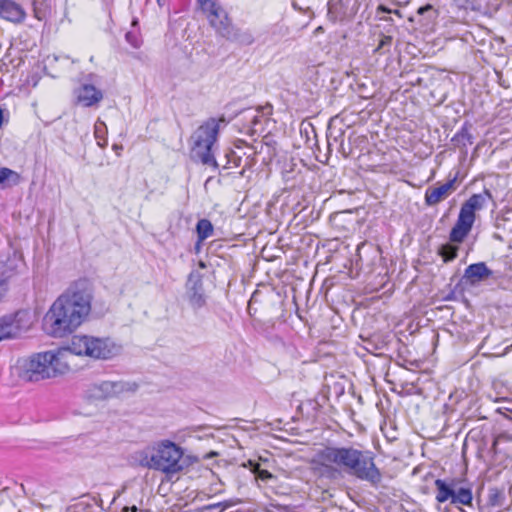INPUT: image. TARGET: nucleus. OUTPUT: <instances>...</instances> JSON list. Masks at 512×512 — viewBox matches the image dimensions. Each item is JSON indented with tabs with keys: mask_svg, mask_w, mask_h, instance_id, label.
Returning <instances> with one entry per match:
<instances>
[{
	"mask_svg": "<svg viewBox=\"0 0 512 512\" xmlns=\"http://www.w3.org/2000/svg\"><path fill=\"white\" fill-rule=\"evenodd\" d=\"M487 0H454L458 9L466 12H481Z\"/></svg>",
	"mask_w": 512,
	"mask_h": 512,
	"instance_id": "nucleus-21",
	"label": "nucleus"
},
{
	"mask_svg": "<svg viewBox=\"0 0 512 512\" xmlns=\"http://www.w3.org/2000/svg\"><path fill=\"white\" fill-rule=\"evenodd\" d=\"M77 286V283L75 284ZM93 296L87 287H70L51 304L43 317V329L52 337H65L89 317Z\"/></svg>",
	"mask_w": 512,
	"mask_h": 512,
	"instance_id": "nucleus-2",
	"label": "nucleus"
},
{
	"mask_svg": "<svg viewBox=\"0 0 512 512\" xmlns=\"http://www.w3.org/2000/svg\"><path fill=\"white\" fill-rule=\"evenodd\" d=\"M456 177L437 187H429L424 194V201L427 206H435L446 199L455 189Z\"/></svg>",
	"mask_w": 512,
	"mask_h": 512,
	"instance_id": "nucleus-11",
	"label": "nucleus"
},
{
	"mask_svg": "<svg viewBox=\"0 0 512 512\" xmlns=\"http://www.w3.org/2000/svg\"><path fill=\"white\" fill-rule=\"evenodd\" d=\"M190 303L196 309L201 308V307H203L205 305V297H204L203 294L198 293V292L195 291L190 296Z\"/></svg>",
	"mask_w": 512,
	"mask_h": 512,
	"instance_id": "nucleus-25",
	"label": "nucleus"
},
{
	"mask_svg": "<svg viewBox=\"0 0 512 512\" xmlns=\"http://www.w3.org/2000/svg\"><path fill=\"white\" fill-rule=\"evenodd\" d=\"M171 512H189V511L183 510L182 508H177V509L173 508L171 510Z\"/></svg>",
	"mask_w": 512,
	"mask_h": 512,
	"instance_id": "nucleus-32",
	"label": "nucleus"
},
{
	"mask_svg": "<svg viewBox=\"0 0 512 512\" xmlns=\"http://www.w3.org/2000/svg\"><path fill=\"white\" fill-rule=\"evenodd\" d=\"M376 11L379 13V12H382V13H389L391 14L392 13V9L388 8L387 6L385 5H378Z\"/></svg>",
	"mask_w": 512,
	"mask_h": 512,
	"instance_id": "nucleus-27",
	"label": "nucleus"
},
{
	"mask_svg": "<svg viewBox=\"0 0 512 512\" xmlns=\"http://www.w3.org/2000/svg\"><path fill=\"white\" fill-rule=\"evenodd\" d=\"M52 351H46L33 355L26 364L24 377L28 381H39L53 377Z\"/></svg>",
	"mask_w": 512,
	"mask_h": 512,
	"instance_id": "nucleus-9",
	"label": "nucleus"
},
{
	"mask_svg": "<svg viewBox=\"0 0 512 512\" xmlns=\"http://www.w3.org/2000/svg\"><path fill=\"white\" fill-rule=\"evenodd\" d=\"M197 244H201L204 240L211 237L214 233V227L210 220L203 218L196 224Z\"/></svg>",
	"mask_w": 512,
	"mask_h": 512,
	"instance_id": "nucleus-19",
	"label": "nucleus"
},
{
	"mask_svg": "<svg viewBox=\"0 0 512 512\" xmlns=\"http://www.w3.org/2000/svg\"><path fill=\"white\" fill-rule=\"evenodd\" d=\"M198 10L214 31L229 42L249 46L255 41L250 31H241L218 0H196Z\"/></svg>",
	"mask_w": 512,
	"mask_h": 512,
	"instance_id": "nucleus-3",
	"label": "nucleus"
},
{
	"mask_svg": "<svg viewBox=\"0 0 512 512\" xmlns=\"http://www.w3.org/2000/svg\"><path fill=\"white\" fill-rule=\"evenodd\" d=\"M392 43V37L389 35H383L375 51H380L385 46H390Z\"/></svg>",
	"mask_w": 512,
	"mask_h": 512,
	"instance_id": "nucleus-26",
	"label": "nucleus"
},
{
	"mask_svg": "<svg viewBox=\"0 0 512 512\" xmlns=\"http://www.w3.org/2000/svg\"><path fill=\"white\" fill-rule=\"evenodd\" d=\"M396 5L406 6L409 4L410 0H392Z\"/></svg>",
	"mask_w": 512,
	"mask_h": 512,
	"instance_id": "nucleus-29",
	"label": "nucleus"
},
{
	"mask_svg": "<svg viewBox=\"0 0 512 512\" xmlns=\"http://www.w3.org/2000/svg\"><path fill=\"white\" fill-rule=\"evenodd\" d=\"M15 269L8 262L0 261V301L8 291L9 280L15 275Z\"/></svg>",
	"mask_w": 512,
	"mask_h": 512,
	"instance_id": "nucleus-18",
	"label": "nucleus"
},
{
	"mask_svg": "<svg viewBox=\"0 0 512 512\" xmlns=\"http://www.w3.org/2000/svg\"><path fill=\"white\" fill-rule=\"evenodd\" d=\"M510 420L512 421V417H510Z\"/></svg>",
	"mask_w": 512,
	"mask_h": 512,
	"instance_id": "nucleus-38",
	"label": "nucleus"
},
{
	"mask_svg": "<svg viewBox=\"0 0 512 512\" xmlns=\"http://www.w3.org/2000/svg\"><path fill=\"white\" fill-rule=\"evenodd\" d=\"M492 198L489 190L471 195L461 206L456 223L452 227L449 240L452 243H462L468 236L476 220V212L481 210L486 199Z\"/></svg>",
	"mask_w": 512,
	"mask_h": 512,
	"instance_id": "nucleus-6",
	"label": "nucleus"
},
{
	"mask_svg": "<svg viewBox=\"0 0 512 512\" xmlns=\"http://www.w3.org/2000/svg\"><path fill=\"white\" fill-rule=\"evenodd\" d=\"M103 98V94L95 86L85 84L78 90L77 99L78 102L85 107H91L99 103Z\"/></svg>",
	"mask_w": 512,
	"mask_h": 512,
	"instance_id": "nucleus-14",
	"label": "nucleus"
},
{
	"mask_svg": "<svg viewBox=\"0 0 512 512\" xmlns=\"http://www.w3.org/2000/svg\"><path fill=\"white\" fill-rule=\"evenodd\" d=\"M3 29L0 26V49L2 48Z\"/></svg>",
	"mask_w": 512,
	"mask_h": 512,
	"instance_id": "nucleus-31",
	"label": "nucleus"
},
{
	"mask_svg": "<svg viewBox=\"0 0 512 512\" xmlns=\"http://www.w3.org/2000/svg\"><path fill=\"white\" fill-rule=\"evenodd\" d=\"M22 181V176L8 168V167H0V188H10L13 186H17Z\"/></svg>",
	"mask_w": 512,
	"mask_h": 512,
	"instance_id": "nucleus-17",
	"label": "nucleus"
},
{
	"mask_svg": "<svg viewBox=\"0 0 512 512\" xmlns=\"http://www.w3.org/2000/svg\"><path fill=\"white\" fill-rule=\"evenodd\" d=\"M464 276L471 284H475L482 281L483 279L491 277L492 271L484 262H478L469 265L465 269Z\"/></svg>",
	"mask_w": 512,
	"mask_h": 512,
	"instance_id": "nucleus-15",
	"label": "nucleus"
},
{
	"mask_svg": "<svg viewBox=\"0 0 512 512\" xmlns=\"http://www.w3.org/2000/svg\"><path fill=\"white\" fill-rule=\"evenodd\" d=\"M71 351L77 356L95 360H107L117 354V346L106 337L92 335H74L71 339Z\"/></svg>",
	"mask_w": 512,
	"mask_h": 512,
	"instance_id": "nucleus-7",
	"label": "nucleus"
},
{
	"mask_svg": "<svg viewBox=\"0 0 512 512\" xmlns=\"http://www.w3.org/2000/svg\"><path fill=\"white\" fill-rule=\"evenodd\" d=\"M7 338H14L29 330L33 324L32 315L27 310H20L13 315L0 318Z\"/></svg>",
	"mask_w": 512,
	"mask_h": 512,
	"instance_id": "nucleus-10",
	"label": "nucleus"
},
{
	"mask_svg": "<svg viewBox=\"0 0 512 512\" xmlns=\"http://www.w3.org/2000/svg\"><path fill=\"white\" fill-rule=\"evenodd\" d=\"M268 109H269V112H268V113H269V114H271V112H272V106H269V107H268Z\"/></svg>",
	"mask_w": 512,
	"mask_h": 512,
	"instance_id": "nucleus-36",
	"label": "nucleus"
},
{
	"mask_svg": "<svg viewBox=\"0 0 512 512\" xmlns=\"http://www.w3.org/2000/svg\"><path fill=\"white\" fill-rule=\"evenodd\" d=\"M309 464L320 479L335 481L348 475L375 487L382 482V472L375 463L374 453L352 446H323L314 453Z\"/></svg>",
	"mask_w": 512,
	"mask_h": 512,
	"instance_id": "nucleus-1",
	"label": "nucleus"
},
{
	"mask_svg": "<svg viewBox=\"0 0 512 512\" xmlns=\"http://www.w3.org/2000/svg\"><path fill=\"white\" fill-rule=\"evenodd\" d=\"M434 485L437 490L435 499L438 503L450 501V504L454 506H472L473 492L470 485L456 488V480H452L451 483L448 484L442 479H436Z\"/></svg>",
	"mask_w": 512,
	"mask_h": 512,
	"instance_id": "nucleus-8",
	"label": "nucleus"
},
{
	"mask_svg": "<svg viewBox=\"0 0 512 512\" xmlns=\"http://www.w3.org/2000/svg\"><path fill=\"white\" fill-rule=\"evenodd\" d=\"M248 464L251 467V471L256 475L257 478L263 481H268L273 478V474L266 469H262L259 463L249 460Z\"/></svg>",
	"mask_w": 512,
	"mask_h": 512,
	"instance_id": "nucleus-23",
	"label": "nucleus"
},
{
	"mask_svg": "<svg viewBox=\"0 0 512 512\" xmlns=\"http://www.w3.org/2000/svg\"><path fill=\"white\" fill-rule=\"evenodd\" d=\"M258 123V116H255L252 120V124L256 125Z\"/></svg>",
	"mask_w": 512,
	"mask_h": 512,
	"instance_id": "nucleus-35",
	"label": "nucleus"
},
{
	"mask_svg": "<svg viewBox=\"0 0 512 512\" xmlns=\"http://www.w3.org/2000/svg\"><path fill=\"white\" fill-rule=\"evenodd\" d=\"M33 16L39 21H45L50 14V5L47 0H32Z\"/></svg>",
	"mask_w": 512,
	"mask_h": 512,
	"instance_id": "nucleus-20",
	"label": "nucleus"
},
{
	"mask_svg": "<svg viewBox=\"0 0 512 512\" xmlns=\"http://www.w3.org/2000/svg\"><path fill=\"white\" fill-rule=\"evenodd\" d=\"M74 355L71 351V344L67 348L52 352L53 363L51 368L53 369V377L64 374L72 369L70 362L73 360Z\"/></svg>",
	"mask_w": 512,
	"mask_h": 512,
	"instance_id": "nucleus-13",
	"label": "nucleus"
},
{
	"mask_svg": "<svg viewBox=\"0 0 512 512\" xmlns=\"http://www.w3.org/2000/svg\"><path fill=\"white\" fill-rule=\"evenodd\" d=\"M165 0H156L158 6L162 7L164 5Z\"/></svg>",
	"mask_w": 512,
	"mask_h": 512,
	"instance_id": "nucleus-34",
	"label": "nucleus"
},
{
	"mask_svg": "<svg viewBox=\"0 0 512 512\" xmlns=\"http://www.w3.org/2000/svg\"><path fill=\"white\" fill-rule=\"evenodd\" d=\"M0 17L14 24H20L26 19V11L14 0H0Z\"/></svg>",
	"mask_w": 512,
	"mask_h": 512,
	"instance_id": "nucleus-12",
	"label": "nucleus"
},
{
	"mask_svg": "<svg viewBox=\"0 0 512 512\" xmlns=\"http://www.w3.org/2000/svg\"><path fill=\"white\" fill-rule=\"evenodd\" d=\"M512 435L507 433H500L494 438L492 443L491 451L496 456L503 454L505 457L510 458L512 456Z\"/></svg>",
	"mask_w": 512,
	"mask_h": 512,
	"instance_id": "nucleus-16",
	"label": "nucleus"
},
{
	"mask_svg": "<svg viewBox=\"0 0 512 512\" xmlns=\"http://www.w3.org/2000/svg\"><path fill=\"white\" fill-rule=\"evenodd\" d=\"M132 512H137L136 507H133Z\"/></svg>",
	"mask_w": 512,
	"mask_h": 512,
	"instance_id": "nucleus-37",
	"label": "nucleus"
},
{
	"mask_svg": "<svg viewBox=\"0 0 512 512\" xmlns=\"http://www.w3.org/2000/svg\"><path fill=\"white\" fill-rule=\"evenodd\" d=\"M433 7L431 4H426L425 6H422L420 7L418 10H417V13L419 15H423L425 12L431 10Z\"/></svg>",
	"mask_w": 512,
	"mask_h": 512,
	"instance_id": "nucleus-28",
	"label": "nucleus"
},
{
	"mask_svg": "<svg viewBox=\"0 0 512 512\" xmlns=\"http://www.w3.org/2000/svg\"><path fill=\"white\" fill-rule=\"evenodd\" d=\"M3 121H4L3 109L0 107V122H3Z\"/></svg>",
	"mask_w": 512,
	"mask_h": 512,
	"instance_id": "nucleus-33",
	"label": "nucleus"
},
{
	"mask_svg": "<svg viewBox=\"0 0 512 512\" xmlns=\"http://www.w3.org/2000/svg\"><path fill=\"white\" fill-rule=\"evenodd\" d=\"M225 120L220 118H209L204 121L192 134L191 153L198 158L202 164L217 169L218 164L214 157L212 148L217 142L220 125Z\"/></svg>",
	"mask_w": 512,
	"mask_h": 512,
	"instance_id": "nucleus-4",
	"label": "nucleus"
},
{
	"mask_svg": "<svg viewBox=\"0 0 512 512\" xmlns=\"http://www.w3.org/2000/svg\"><path fill=\"white\" fill-rule=\"evenodd\" d=\"M149 467L171 478L185 468L184 450L170 440H162L153 449Z\"/></svg>",
	"mask_w": 512,
	"mask_h": 512,
	"instance_id": "nucleus-5",
	"label": "nucleus"
},
{
	"mask_svg": "<svg viewBox=\"0 0 512 512\" xmlns=\"http://www.w3.org/2000/svg\"><path fill=\"white\" fill-rule=\"evenodd\" d=\"M504 493L497 489V488H493V489H490L489 490V493H488V504L492 507H499L503 504L504 502Z\"/></svg>",
	"mask_w": 512,
	"mask_h": 512,
	"instance_id": "nucleus-24",
	"label": "nucleus"
},
{
	"mask_svg": "<svg viewBox=\"0 0 512 512\" xmlns=\"http://www.w3.org/2000/svg\"><path fill=\"white\" fill-rule=\"evenodd\" d=\"M458 250V246L446 243L439 247L438 254L441 256L444 263H448L457 258Z\"/></svg>",
	"mask_w": 512,
	"mask_h": 512,
	"instance_id": "nucleus-22",
	"label": "nucleus"
},
{
	"mask_svg": "<svg viewBox=\"0 0 512 512\" xmlns=\"http://www.w3.org/2000/svg\"><path fill=\"white\" fill-rule=\"evenodd\" d=\"M391 14H394L398 18H403V13L399 9H392V13Z\"/></svg>",
	"mask_w": 512,
	"mask_h": 512,
	"instance_id": "nucleus-30",
	"label": "nucleus"
}]
</instances>
